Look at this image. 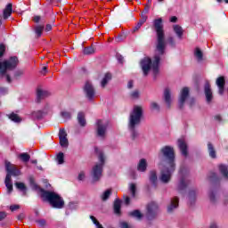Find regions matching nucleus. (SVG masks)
I'll use <instances>...</instances> for the list:
<instances>
[{
    "mask_svg": "<svg viewBox=\"0 0 228 228\" xmlns=\"http://www.w3.org/2000/svg\"><path fill=\"white\" fill-rule=\"evenodd\" d=\"M77 120L80 126L82 127H85L86 126V119H85V113L79 112L77 115Z\"/></svg>",
    "mask_w": 228,
    "mask_h": 228,
    "instance_id": "nucleus-27",
    "label": "nucleus"
},
{
    "mask_svg": "<svg viewBox=\"0 0 228 228\" xmlns=\"http://www.w3.org/2000/svg\"><path fill=\"white\" fill-rule=\"evenodd\" d=\"M131 97H132V99H138V97H140V93H138V91H134L131 94Z\"/></svg>",
    "mask_w": 228,
    "mask_h": 228,
    "instance_id": "nucleus-45",
    "label": "nucleus"
},
{
    "mask_svg": "<svg viewBox=\"0 0 228 228\" xmlns=\"http://www.w3.org/2000/svg\"><path fill=\"white\" fill-rule=\"evenodd\" d=\"M173 29L175 33L177 35L178 38H183V35L184 33V30H183V27L179 25H174Z\"/></svg>",
    "mask_w": 228,
    "mask_h": 228,
    "instance_id": "nucleus-22",
    "label": "nucleus"
},
{
    "mask_svg": "<svg viewBox=\"0 0 228 228\" xmlns=\"http://www.w3.org/2000/svg\"><path fill=\"white\" fill-rule=\"evenodd\" d=\"M159 61H160L159 55H155L154 61L151 65V69L154 74H158V72L159 71Z\"/></svg>",
    "mask_w": 228,
    "mask_h": 228,
    "instance_id": "nucleus-18",
    "label": "nucleus"
},
{
    "mask_svg": "<svg viewBox=\"0 0 228 228\" xmlns=\"http://www.w3.org/2000/svg\"><path fill=\"white\" fill-rule=\"evenodd\" d=\"M219 170L221 172V174H223V175L228 179V170L227 167L224 165L219 166Z\"/></svg>",
    "mask_w": 228,
    "mask_h": 228,
    "instance_id": "nucleus-34",
    "label": "nucleus"
},
{
    "mask_svg": "<svg viewBox=\"0 0 228 228\" xmlns=\"http://www.w3.org/2000/svg\"><path fill=\"white\" fill-rule=\"evenodd\" d=\"M128 88H133V81L130 80L127 84Z\"/></svg>",
    "mask_w": 228,
    "mask_h": 228,
    "instance_id": "nucleus-58",
    "label": "nucleus"
},
{
    "mask_svg": "<svg viewBox=\"0 0 228 228\" xmlns=\"http://www.w3.org/2000/svg\"><path fill=\"white\" fill-rule=\"evenodd\" d=\"M150 181L151 183H156V181H158V175H156V171H151Z\"/></svg>",
    "mask_w": 228,
    "mask_h": 228,
    "instance_id": "nucleus-39",
    "label": "nucleus"
},
{
    "mask_svg": "<svg viewBox=\"0 0 228 228\" xmlns=\"http://www.w3.org/2000/svg\"><path fill=\"white\" fill-rule=\"evenodd\" d=\"M208 154H209L210 158L215 159V158H216V151H215V146H213V144L211 142H208Z\"/></svg>",
    "mask_w": 228,
    "mask_h": 228,
    "instance_id": "nucleus-25",
    "label": "nucleus"
},
{
    "mask_svg": "<svg viewBox=\"0 0 228 228\" xmlns=\"http://www.w3.org/2000/svg\"><path fill=\"white\" fill-rule=\"evenodd\" d=\"M83 179H85V173H84V172H81V173L78 175V180H79V181H83Z\"/></svg>",
    "mask_w": 228,
    "mask_h": 228,
    "instance_id": "nucleus-51",
    "label": "nucleus"
},
{
    "mask_svg": "<svg viewBox=\"0 0 228 228\" xmlns=\"http://www.w3.org/2000/svg\"><path fill=\"white\" fill-rule=\"evenodd\" d=\"M19 65V58L11 57L9 60H5L0 62V77L6 76V70H13Z\"/></svg>",
    "mask_w": 228,
    "mask_h": 228,
    "instance_id": "nucleus-5",
    "label": "nucleus"
},
{
    "mask_svg": "<svg viewBox=\"0 0 228 228\" xmlns=\"http://www.w3.org/2000/svg\"><path fill=\"white\" fill-rule=\"evenodd\" d=\"M156 213H158V205L155 202H151L147 206V217L149 220L154 218V216H156Z\"/></svg>",
    "mask_w": 228,
    "mask_h": 228,
    "instance_id": "nucleus-9",
    "label": "nucleus"
},
{
    "mask_svg": "<svg viewBox=\"0 0 228 228\" xmlns=\"http://www.w3.org/2000/svg\"><path fill=\"white\" fill-rule=\"evenodd\" d=\"M120 228H131V226H129V224H127L126 222H121Z\"/></svg>",
    "mask_w": 228,
    "mask_h": 228,
    "instance_id": "nucleus-47",
    "label": "nucleus"
},
{
    "mask_svg": "<svg viewBox=\"0 0 228 228\" xmlns=\"http://www.w3.org/2000/svg\"><path fill=\"white\" fill-rule=\"evenodd\" d=\"M6 52V46L3 44L0 45V58L4 56V53Z\"/></svg>",
    "mask_w": 228,
    "mask_h": 228,
    "instance_id": "nucleus-42",
    "label": "nucleus"
},
{
    "mask_svg": "<svg viewBox=\"0 0 228 228\" xmlns=\"http://www.w3.org/2000/svg\"><path fill=\"white\" fill-rule=\"evenodd\" d=\"M31 163H32L33 165H37V163H38V161H37V159H34V160H31Z\"/></svg>",
    "mask_w": 228,
    "mask_h": 228,
    "instance_id": "nucleus-61",
    "label": "nucleus"
},
{
    "mask_svg": "<svg viewBox=\"0 0 228 228\" xmlns=\"http://www.w3.org/2000/svg\"><path fill=\"white\" fill-rule=\"evenodd\" d=\"M37 102H40L42 99H45V97H49L51 94L48 91H44L40 88H37Z\"/></svg>",
    "mask_w": 228,
    "mask_h": 228,
    "instance_id": "nucleus-17",
    "label": "nucleus"
},
{
    "mask_svg": "<svg viewBox=\"0 0 228 228\" xmlns=\"http://www.w3.org/2000/svg\"><path fill=\"white\" fill-rule=\"evenodd\" d=\"M5 170L7 172L6 177H5V186L8 190V193H12L13 191V183H12V175H14V177H17L20 175V170L17 168V166L5 161Z\"/></svg>",
    "mask_w": 228,
    "mask_h": 228,
    "instance_id": "nucleus-4",
    "label": "nucleus"
},
{
    "mask_svg": "<svg viewBox=\"0 0 228 228\" xmlns=\"http://www.w3.org/2000/svg\"><path fill=\"white\" fill-rule=\"evenodd\" d=\"M15 186L18 190L23 191L24 195H26V184H24V183L16 182Z\"/></svg>",
    "mask_w": 228,
    "mask_h": 228,
    "instance_id": "nucleus-32",
    "label": "nucleus"
},
{
    "mask_svg": "<svg viewBox=\"0 0 228 228\" xmlns=\"http://www.w3.org/2000/svg\"><path fill=\"white\" fill-rule=\"evenodd\" d=\"M178 147L183 156H188V144H186V142L183 139L178 140Z\"/></svg>",
    "mask_w": 228,
    "mask_h": 228,
    "instance_id": "nucleus-15",
    "label": "nucleus"
},
{
    "mask_svg": "<svg viewBox=\"0 0 228 228\" xmlns=\"http://www.w3.org/2000/svg\"><path fill=\"white\" fill-rule=\"evenodd\" d=\"M20 207L19 205H12L10 207L11 211H17Z\"/></svg>",
    "mask_w": 228,
    "mask_h": 228,
    "instance_id": "nucleus-48",
    "label": "nucleus"
},
{
    "mask_svg": "<svg viewBox=\"0 0 228 228\" xmlns=\"http://www.w3.org/2000/svg\"><path fill=\"white\" fill-rule=\"evenodd\" d=\"M209 228H216V224H212Z\"/></svg>",
    "mask_w": 228,
    "mask_h": 228,
    "instance_id": "nucleus-62",
    "label": "nucleus"
},
{
    "mask_svg": "<svg viewBox=\"0 0 228 228\" xmlns=\"http://www.w3.org/2000/svg\"><path fill=\"white\" fill-rule=\"evenodd\" d=\"M51 29H53V26H51L50 24L46 25L45 30V31H51Z\"/></svg>",
    "mask_w": 228,
    "mask_h": 228,
    "instance_id": "nucleus-55",
    "label": "nucleus"
},
{
    "mask_svg": "<svg viewBox=\"0 0 228 228\" xmlns=\"http://www.w3.org/2000/svg\"><path fill=\"white\" fill-rule=\"evenodd\" d=\"M13 4H8L5 8L4 9V12H3V17L4 19V20H6V19H8L9 17L12 16V13L13 12Z\"/></svg>",
    "mask_w": 228,
    "mask_h": 228,
    "instance_id": "nucleus-16",
    "label": "nucleus"
},
{
    "mask_svg": "<svg viewBox=\"0 0 228 228\" xmlns=\"http://www.w3.org/2000/svg\"><path fill=\"white\" fill-rule=\"evenodd\" d=\"M84 92H86V97L89 99V101H92V99L95 97V90L90 82L86 83Z\"/></svg>",
    "mask_w": 228,
    "mask_h": 228,
    "instance_id": "nucleus-11",
    "label": "nucleus"
},
{
    "mask_svg": "<svg viewBox=\"0 0 228 228\" xmlns=\"http://www.w3.org/2000/svg\"><path fill=\"white\" fill-rule=\"evenodd\" d=\"M147 20V17L142 18V20H141L137 25L134 27V32L138 31V29H140L142 28V26H143L144 22Z\"/></svg>",
    "mask_w": 228,
    "mask_h": 228,
    "instance_id": "nucleus-35",
    "label": "nucleus"
},
{
    "mask_svg": "<svg viewBox=\"0 0 228 228\" xmlns=\"http://www.w3.org/2000/svg\"><path fill=\"white\" fill-rule=\"evenodd\" d=\"M34 22H40V16H34L33 18Z\"/></svg>",
    "mask_w": 228,
    "mask_h": 228,
    "instance_id": "nucleus-52",
    "label": "nucleus"
},
{
    "mask_svg": "<svg viewBox=\"0 0 228 228\" xmlns=\"http://www.w3.org/2000/svg\"><path fill=\"white\" fill-rule=\"evenodd\" d=\"M187 185H188V183H186L184 179H182L180 182V184H179V190H183V189L186 188Z\"/></svg>",
    "mask_w": 228,
    "mask_h": 228,
    "instance_id": "nucleus-44",
    "label": "nucleus"
},
{
    "mask_svg": "<svg viewBox=\"0 0 228 228\" xmlns=\"http://www.w3.org/2000/svg\"><path fill=\"white\" fill-rule=\"evenodd\" d=\"M168 41L170 42V44H174V37H169Z\"/></svg>",
    "mask_w": 228,
    "mask_h": 228,
    "instance_id": "nucleus-60",
    "label": "nucleus"
},
{
    "mask_svg": "<svg viewBox=\"0 0 228 228\" xmlns=\"http://www.w3.org/2000/svg\"><path fill=\"white\" fill-rule=\"evenodd\" d=\"M19 159L23 163H28L31 159V156L28 152H23L18 155Z\"/></svg>",
    "mask_w": 228,
    "mask_h": 228,
    "instance_id": "nucleus-24",
    "label": "nucleus"
},
{
    "mask_svg": "<svg viewBox=\"0 0 228 228\" xmlns=\"http://www.w3.org/2000/svg\"><path fill=\"white\" fill-rule=\"evenodd\" d=\"M215 118L216 120H219V121L222 120V117H220L219 115L216 116Z\"/></svg>",
    "mask_w": 228,
    "mask_h": 228,
    "instance_id": "nucleus-59",
    "label": "nucleus"
},
{
    "mask_svg": "<svg viewBox=\"0 0 228 228\" xmlns=\"http://www.w3.org/2000/svg\"><path fill=\"white\" fill-rule=\"evenodd\" d=\"M5 216H6V213L0 212V222L4 220Z\"/></svg>",
    "mask_w": 228,
    "mask_h": 228,
    "instance_id": "nucleus-50",
    "label": "nucleus"
},
{
    "mask_svg": "<svg viewBox=\"0 0 228 228\" xmlns=\"http://www.w3.org/2000/svg\"><path fill=\"white\" fill-rule=\"evenodd\" d=\"M60 145L62 147H69V139H67V132L61 128L59 132Z\"/></svg>",
    "mask_w": 228,
    "mask_h": 228,
    "instance_id": "nucleus-13",
    "label": "nucleus"
},
{
    "mask_svg": "<svg viewBox=\"0 0 228 228\" xmlns=\"http://www.w3.org/2000/svg\"><path fill=\"white\" fill-rule=\"evenodd\" d=\"M122 208V200L116 199L114 201V213L116 215H120V209Z\"/></svg>",
    "mask_w": 228,
    "mask_h": 228,
    "instance_id": "nucleus-21",
    "label": "nucleus"
},
{
    "mask_svg": "<svg viewBox=\"0 0 228 228\" xmlns=\"http://www.w3.org/2000/svg\"><path fill=\"white\" fill-rule=\"evenodd\" d=\"M209 199H210L211 202H214V201H215V194H214L213 192H211V193L209 194Z\"/></svg>",
    "mask_w": 228,
    "mask_h": 228,
    "instance_id": "nucleus-53",
    "label": "nucleus"
},
{
    "mask_svg": "<svg viewBox=\"0 0 228 228\" xmlns=\"http://www.w3.org/2000/svg\"><path fill=\"white\" fill-rule=\"evenodd\" d=\"M188 95H190V89L188 87H183L180 94L179 98V108L180 110L184 106V102H186V99H188Z\"/></svg>",
    "mask_w": 228,
    "mask_h": 228,
    "instance_id": "nucleus-10",
    "label": "nucleus"
},
{
    "mask_svg": "<svg viewBox=\"0 0 228 228\" xmlns=\"http://www.w3.org/2000/svg\"><path fill=\"white\" fill-rule=\"evenodd\" d=\"M129 216H134V218H137L138 220L142 219V217L143 216V215H142L140 210H134L129 213Z\"/></svg>",
    "mask_w": 228,
    "mask_h": 228,
    "instance_id": "nucleus-30",
    "label": "nucleus"
},
{
    "mask_svg": "<svg viewBox=\"0 0 228 228\" xmlns=\"http://www.w3.org/2000/svg\"><path fill=\"white\" fill-rule=\"evenodd\" d=\"M40 193L41 199H43L45 202H49L52 208H55L56 209H62V208H64L65 201L58 193L44 189H40Z\"/></svg>",
    "mask_w": 228,
    "mask_h": 228,
    "instance_id": "nucleus-2",
    "label": "nucleus"
},
{
    "mask_svg": "<svg viewBox=\"0 0 228 228\" xmlns=\"http://www.w3.org/2000/svg\"><path fill=\"white\" fill-rule=\"evenodd\" d=\"M7 83H12V78L10 77V75H5Z\"/></svg>",
    "mask_w": 228,
    "mask_h": 228,
    "instance_id": "nucleus-57",
    "label": "nucleus"
},
{
    "mask_svg": "<svg viewBox=\"0 0 228 228\" xmlns=\"http://www.w3.org/2000/svg\"><path fill=\"white\" fill-rule=\"evenodd\" d=\"M59 165H63L65 162V155H63V152H59L56 158Z\"/></svg>",
    "mask_w": 228,
    "mask_h": 228,
    "instance_id": "nucleus-33",
    "label": "nucleus"
},
{
    "mask_svg": "<svg viewBox=\"0 0 228 228\" xmlns=\"http://www.w3.org/2000/svg\"><path fill=\"white\" fill-rule=\"evenodd\" d=\"M131 202V200L129 199V197H126L125 199V204H126V206H129V203Z\"/></svg>",
    "mask_w": 228,
    "mask_h": 228,
    "instance_id": "nucleus-54",
    "label": "nucleus"
},
{
    "mask_svg": "<svg viewBox=\"0 0 228 228\" xmlns=\"http://www.w3.org/2000/svg\"><path fill=\"white\" fill-rule=\"evenodd\" d=\"M122 60H124L122 57L118 58V61H120V63H122Z\"/></svg>",
    "mask_w": 228,
    "mask_h": 228,
    "instance_id": "nucleus-64",
    "label": "nucleus"
},
{
    "mask_svg": "<svg viewBox=\"0 0 228 228\" xmlns=\"http://www.w3.org/2000/svg\"><path fill=\"white\" fill-rule=\"evenodd\" d=\"M130 192L132 194V197H136V184L134 183L130 184Z\"/></svg>",
    "mask_w": 228,
    "mask_h": 228,
    "instance_id": "nucleus-41",
    "label": "nucleus"
},
{
    "mask_svg": "<svg viewBox=\"0 0 228 228\" xmlns=\"http://www.w3.org/2000/svg\"><path fill=\"white\" fill-rule=\"evenodd\" d=\"M96 154L98 155L100 164L93 167V179L94 181H99L102 176V165H104V155L102 151L94 148Z\"/></svg>",
    "mask_w": 228,
    "mask_h": 228,
    "instance_id": "nucleus-6",
    "label": "nucleus"
},
{
    "mask_svg": "<svg viewBox=\"0 0 228 228\" xmlns=\"http://www.w3.org/2000/svg\"><path fill=\"white\" fill-rule=\"evenodd\" d=\"M178 206H179V198L177 197L173 198L171 200L170 206L167 208L168 213H172V211H174V209H175V208H177Z\"/></svg>",
    "mask_w": 228,
    "mask_h": 228,
    "instance_id": "nucleus-20",
    "label": "nucleus"
},
{
    "mask_svg": "<svg viewBox=\"0 0 228 228\" xmlns=\"http://www.w3.org/2000/svg\"><path fill=\"white\" fill-rule=\"evenodd\" d=\"M97 126V134L98 136L104 137V134H106V129H108V122H102V120L98 119L96 122Z\"/></svg>",
    "mask_w": 228,
    "mask_h": 228,
    "instance_id": "nucleus-8",
    "label": "nucleus"
},
{
    "mask_svg": "<svg viewBox=\"0 0 228 228\" xmlns=\"http://www.w3.org/2000/svg\"><path fill=\"white\" fill-rule=\"evenodd\" d=\"M37 223L38 224V225H40V227H45V220H37Z\"/></svg>",
    "mask_w": 228,
    "mask_h": 228,
    "instance_id": "nucleus-46",
    "label": "nucleus"
},
{
    "mask_svg": "<svg viewBox=\"0 0 228 228\" xmlns=\"http://www.w3.org/2000/svg\"><path fill=\"white\" fill-rule=\"evenodd\" d=\"M137 170H139V172H145V170H147V160H145V159L140 160Z\"/></svg>",
    "mask_w": 228,
    "mask_h": 228,
    "instance_id": "nucleus-23",
    "label": "nucleus"
},
{
    "mask_svg": "<svg viewBox=\"0 0 228 228\" xmlns=\"http://www.w3.org/2000/svg\"><path fill=\"white\" fill-rule=\"evenodd\" d=\"M153 27L157 33V46L156 49L159 53V54H165V30L163 29V20L159 18L154 20Z\"/></svg>",
    "mask_w": 228,
    "mask_h": 228,
    "instance_id": "nucleus-3",
    "label": "nucleus"
},
{
    "mask_svg": "<svg viewBox=\"0 0 228 228\" xmlns=\"http://www.w3.org/2000/svg\"><path fill=\"white\" fill-rule=\"evenodd\" d=\"M142 107L140 106H134V110L130 115V123H129V127L131 131H133V136L134 138V126L138 124L142 118Z\"/></svg>",
    "mask_w": 228,
    "mask_h": 228,
    "instance_id": "nucleus-7",
    "label": "nucleus"
},
{
    "mask_svg": "<svg viewBox=\"0 0 228 228\" xmlns=\"http://www.w3.org/2000/svg\"><path fill=\"white\" fill-rule=\"evenodd\" d=\"M43 72H47V67H43Z\"/></svg>",
    "mask_w": 228,
    "mask_h": 228,
    "instance_id": "nucleus-63",
    "label": "nucleus"
},
{
    "mask_svg": "<svg viewBox=\"0 0 228 228\" xmlns=\"http://www.w3.org/2000/svg\"><path fill=\"white\" fill-rule=\"evenodd\" d=\"M61 115L62 118H65L66 120L70 118V112L62 111V112H61Z\"/></svg>",
    "mask_w": 228,
    "mask_h": 228,
    "instance_id": "nucleus-43",
    "label": "nucleus"
},
{
    "mask_svg": "<svg viewBox=\"0 0 228 228\" xmlns=\"http://www.w3.org/2000/svg\"><path fill=\"white\" fill-rule=\"evenodd\" d=\"M9 118L10 120H12V122H21L22 118H20V117H19V115L15 114V113H12L11 115H9Z\"/></svg>",
    "mask_w": 228,
    "mask_h": 228,
    "instance_id": "nucleus-31",
    "label": "nucleus"
},
{
    "mask_svg": "<svg viewBox=\"0 0 228 228\" xmlns=\"http://www.w3.org/2000/svg\"><path fill=\"white\" fill-rule=\"evenodd\" d=\"M95 53V48L94 46H87L84 48V54H94Z\"/></svg>",
    "mask_w": 228,
    "mask_h": 228,
    "instance_id": "nucleus-36",
    "label": "nucleus"
},
{
    "mask_svg": "<svg viewBox=\"0 0 228 228\" xmlns=\"http://www.w3.org/2000/svg\"><path fill=\"white\" fill-rule=\"evenodd\" d=\"M216 86L219 88V94L220 95H224V92L225 91V77H219L216 81Z\"/></svg>",
    "mask_w": 228,
    "mask_h": 228,
    "instance_id": "nucleus-14",
    "label": "nucleus"
},
{
    "mask_svg": "<svg viewBox=\"0 0 228 228\" xmlns=\"http://www.w3.org/2000/svg\"><path fill=\"white\" fill-rule=\"evenodd\" d=\"M205 95L206 99L208 102H211L213 100V92H211V86L209 84H206L205 86Z\"/></svg>",
    "mask_w": 228,
    "mask_h": 228,
    "instance_id": "nucleus-19",
    "label": "nucleus"
},
{
    "mask_svg": "<svg viewBox=\"0 0 228 228\" xmlns=\"http://www.w3.org/2000/svg\"><path fill=\"white\" fill-rule=\"evenodd\" d=\"M170 22H177V17L172 16V17L170 18Z\"/></svg>",
    "mask_w": 228,
    "mask_h": 228,
    "instance_id": "nucleus-56",
    "label": "nucleus"
},
{
    "mask_svg": "<svg viewBox=\"0 0 228 228\" xmlns=\"http://www.w3.org/2000/svg\"><path fill=\"white\" fill-rule=\"evenodd\" d=\"M35 32L37 37V38H40L42 37V33H44V26L38 25L35 28Z\"/></svg>",
    "mask_w": 228,
    "mask_h": 228,
    "instance_id": "nucleus-29",
    "label": "nucleus"
},
{
    "mask_svg": "<svg viewBox=\"0 0 228 228\" xmlns=\"http://www.w3.org/2000/svg\"><path fill=\"white\" fill-rule=\"evenodd\" d=\"M194 55L197 58V60H199V61H201L203 54L202 51H200V48L195 49Z\"/></svg>",
    "mask_w": 228,
    "mask_h": 228,
    "instance_id": "nucleus-37",
    "label": "nucleus"
},
{
    "mask_svg": "<svg viewBox=\"0 0 228 228\" xmlns=\"http://www.w3.org/2000/svg\"><path fill=\"white\" fill-rule=\"evenodd\" d=\"M90 218H91L93 224H94V225H96L97 228H104V227H102V224H101V223H99L97 221V218H95V216H91Z\"/></svg>",
    "mask_w": 228,
    "mask_h": 228,
    "instance_id": "nucleus-40",
    "label": "nucleus"
},
{
    "mask_svg": "<svg viewBox=\"0 0 228 228\" xmlns=\"http://www.w3.org/2000/svg\"><path fill=\"white\" fill-rule=\"evenodd\" d=\"M151 110H159V106H158V103L152 102V103L151 104Z\"/></svg>",
    "mask_w": 228,
    "mask_h": 228,
    "instance_id": "nucleus-49",
    "label": "nucleus"
},
{
    "mask_svg": "<svg viewBox=\"0 0 228 228\" xmlns=\"http://www.w3.org/2000/svg\"><path fill=\"white\" fill-rule=\"evenodd\" d=\"M110 195H111V189H108L104 191V193L102 196V200H108L110 199Z\"/></svg>",
    "mask_w": 228,
    "mask_h": 228,
    "instance_id": "nucleus-38",
    "label": "nucleus"
},
{
    "mask_svg": "<svg viewBox=\"0 0 228 228\" xmlns=\"http://www.w3.org/2000/svg\"><path fill=\"white\" fill-rule=\"evenodd\" d=\"M152 65V61L151 58H144L141 61V67L142 69L144 76H147L149 74V70H151V66Z\"/></svg>",
    "mask_w": 228,
    "mask_h": 228,
    "instance_id": "nucleus-12",
    "label": "nucleus"
},
{
    "mask_svg": "<svg viewBox=\"0 0 228 228\" xmlns=\"http://www.w3.org/2000/svg\"><path fill=\"white\" fill-rule=\"evenodd\" d=\"M161 152L168 160L169 169H164L161 172L160 180L162 181V183H168V181H170L172 177V172L175 170V163H174V160L175 159V155L174 153V148L170 146H165L161 150Z\"/></svg>",
    "mask_w": 228,
    "mask_h": 228,
    "instance_id": "nucleus-1",
    "label": "nucleus"
},
{
    "mask_svg": "<svg viewBox=\"0 0 228 228\" xmlns=\"http://www.w3.org/2000/svg\"><path fill=\"white\" fill-rule=\"evenodd\" d=\"M109 81H111V75L110 73H106L101 82L102 88H104L108 85Z\"/></svg>",
    "mask_w": 228,
    "mask_h": 228,
    "instance_id": "nucleus-26",
    "label": "nucleus"
},
{
    "mask_svg": "<svg viewBox=\"0 0 228 228\" xmlns=\"http://www.w3.org/2000/svg\"><path fill=\"white\" fill-rule=\"evenodd\" d=\"M164 97H165V102L168 105V108H170V90L168 88H166L164 91Z\"/></svg>",
    "mask_w": 228,
    "mask_h": 228,
    "instance_id": "nucleus-28",
    "label": "nucleus"
}]
</instances>
